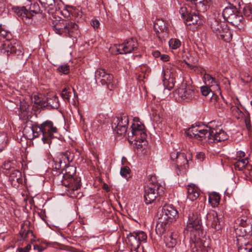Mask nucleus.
Wrapping results in <instances>:
<instances>
[{"label":"nucleus","mask_w":252,"mask_h":252,"mask_svg":"<svg viewBox=\"0 0 252 252\" xmlns=\"http://www.w3.org/2000/svg\"><path fill=\"white\" fill-rule=\"evenodd\" d=\"M199 128L200 126L197 125H192L186 131L185 133L189 137H194L196 139L197 133L199 132Z\"/></svg>","instance_id":"32"},{"label":"nucleus","mask_w":252,"mask_h":252,"mask_svg":"<svg viewBox=\"0 0 252 252\" xmlns=\"http://www.w3.org/2000/svg\"><path fill=\"white\" fill-rule=\"evenodd\" d=\"M195 5L196 8L198 11L200 12H205L207 10V6L205 5L204 1L200 3H196Z\"/></svg>","instance_id":"51"},{"label":"nucleus","mask_w":252,"mask_h":252,"mask_svg":"<svg viewBox=\"0 0 252 252\" xmlns=\"http://www.w3.org/2000/svg\"><path fill=\"white\" fill-rule=\"evenodd\" d=\"M31 245L29 244L24 248H19L17 251L19 252H29L30 250L31 249Z\"/></svg>","instance_id":"57"},{"label":"nucleus","mask_w":252,"mask_h":252,"mask_svg":"<svg viewBox=\"0 0 252 252\" xmlns=\"http://www.w3.org/2000/svg\"><path fill=\"white\" fill-rule=\"evenodd\" d=\"M176 94L182 100L189 101L191 99L194 95V91L189 87L182 85L176 91Z\"/></svg>","instance_id":"19"},{"label":"nucleus","mask_w":252,"mask_h":252,"mask_svg":"<svg viewBox=\"0 0 252 252\" xmlns=\"http://www.w3.org/2000/svg\"><path fill=\"white\" fill-rule=\"evenodd\" d=\"M211 102L213 103L215 105L216 103L219 102V96L214 93L211 95V97L210 98Z\"/></svg>","instance_id":"56"},{"label":"nucleus","mask_w":252,"mask_h":252,"mask_svg":"<svg viewBox=\"0 0 252 252\" xmlns=\"http://www.w3.org/2000/svg\"><path fill=\"white\" fill-rule=\"evenodd\" d=\"M206 225L214 228L216 230L221 229V224L218 217V214L214 211L207 213L206 216Z\"/></svg>","instance_id":"18"},{"label":"nucleus","mask_w":252,"mask_h":252,"mask_svg":"<svg viewBox=\"0 0 252 252\" xmlns=\"http://www.w3.org/2000/svg\"><path fill=\"white\" fill-rule=\"evenodd\" d=\"M105 75V77L101 80L100 83L102 85H105L108 90L112 91L115 87V85L113 83V76L112 74L108 73L107 75Z\"/></svg>","instance_id":"24"},{"label":"nucleus","mask_w":252,"mask_h":252,"mask_svg":"<svg viewBox=\"0 0 252 252\" xmlns=\"http://www.w3.org/2000/svg\"><path fill=\"white\" fill-rule=\"evenodd\" d=\"M40 11L39 4L35 1L31 2L30 5L27 4L26 7L14 8V11L19 19L28 25L32 24L33 14L39 13Z\"/></svg>","instance_id":"3"},{"label":"nucleus","mask_w":252,"mask_h":252,"mask_svg":"<svg viewBox=\"0 0 252 252\" xmlns=\"http://www.w3.org/2000/svg\"><path fill=\"white\" fill-rule=\"evenodd\" d=\"M252 220L250 218L244 216L237 219L236 223H238L239 226L245 227L248 232L252 231Z\"/></svg>","instance_id":"21"},{"label":"nucleus","mask_w":252,"mask_h":252,"mask_svg":"<svg viewBox=\"0 0 252 252\" xmlns=\"http://www.w3.org/2000/svg\"><path fill=\"white\" fill-rule=\"evenodd\" d=\"M191 247L197 251H205L210 246V240L205 237H199L195 235L194 238H191Z\"/></svg>","instance_id":"16"},{"label":"nucleus","mask_w":252,"mask_h":252,"mask_svg":"<svg viewBox=\"0 0 252 252\" xmlns=\"http://www.w3.org/2000/svg\"><path fill=\"white\" fill-rule=\"evenodd\" d=\"M204 79L206 81V83H208L209 85L213 86L216 85L217 89L220 90L219 81L214 77H212L209 74H205L204 75Z\"/></svg>","instance_id":"34"},{"label":"nucleus","mask_w":252,"mask_h":252,"mask_svg":"<svg viewBox=\"0 0 252 252\" xmlns=\"http://www.w3.org/2000/svg\"><path fill=\"white\" fill-rule=\"evenodd\" d=\"M220 200V196L217 192H213L209 195V202L214 207L217 206L219 204Z\"/></svg>","instance_id":"35"},{"label":"nucleus","mask_w":252,"mask_h":252,"mask_svg":"<svg viewBox=\"0 0 252 252\" xmlns=\"http://www.w3.org/2000/svg\"><path fill=\"white\" fill-rule=\"evenodd\" d=\"M201 212H192L189 214L188 226L194 228L195 230H199L202 227Z\"/></svg>","instance_id":"17"},{"label":"nucleus","mask_w":252,"mask_h":252,"mask_svg":"<svg viewBox=\"0 0 252 252\" xmlns=\"http://www.w3.org/2000/svg\"><path fill=\"white\" fill-rule=\"evenodd\" d=\"M53 161L54 164L53 165L52 174L55 176L54 180L60 179L65 167L63 166L61 161H57V159H56Z\"/></svg>","instance_id":"20"},{"label":"nucleus","mask_w":252,"mask_h":252,"mask_svg":"<svg viewBox=\"0 0 252 252\" xmlns=\"http://www.w3.org/2000/svg\"><path fill=\"white\" fill-rule=\"evenodd\" d=\"M91 25L94 29H97L99 27V22L98 20L93 19L91 22Z\"/></svg>","instance_id":"58"},{"label":"nucleus","mask_w":252,"mask_h":252,"mask_svg":"<svg viewBox=\"0 0 252 252\" xmlns=\"http://www.w3.org/2000/svg\"><path fill=\"white\" fill-rule=\"evenodd\" d=\"M178 235L174 233H171L169 235L166 236L164 238L166 246L168 248H174L177 243Z\"/></svg>","instance_id":"25"},{"label":"nucleus","mask_w":252,"mask_h":252,"mask_svg":"<svg viewBox=\"0 0 252 252\" xmlns=\"http://www.w3.org/2000/svg\"><path fill=\"white\" fill-rule=\"evenodd\" d=\"M58 70L64 74H67L69 72V66L67 64L60 65L58 67Z\"/></svg>","instance_id":"50"},{"label":"nucleus","mask_w":252,"mask_h":252,"mask_svg":"<svg viewBox=\"0 0 252 252\" xmlns=\"http://www.w3.org/2000/svg\"><path fill=\"white\" fill-rule=\"evenodd\" d=\"M179 12L181 14L182 17L185 20L187 18L188 14L189 13L186 6L181 7L179 10Z\"/></svg>","instance_id":"52"},{"label":"nucleus","mask_w":252,"mask_h":252,"mask_svg":"<svg viewBox=\"0 0 252 252\" xmlns=\"http://www.w3.org/2000/svg\"><path fill=\"white\" fill-rule=\"evenodd\" d=\"M200 89L202 95L204 96H208L209 94L212 95L213 94L210 88L207 86H202Z\"/></svg>","instance_id":"49"},{"label":"nucleus","mask_w":252,"mask_h":252,"mask_svg":"<svg viewBox=\"0 0 252 252\" xmlns=\"http://www.w3.org/2000/svg\"><path fill=\"white\" fill-rule=\"evenodd\" d=\"M71 90L69 88H64L61 93V96L65 102H69Z\"/></svg>","instance_id":"43"},{"label":"nucleus","mask_w":252,"mask_h":252,"mask_svg":"<svg viewBox=\"0 0 252 252\" xmlns=\"http://www.w3.org/2000/svg\"><path fill=\"white\" fill-rule=\"evenodd\" d=\"M169 46L172 49H177L181 45V42L177 38H171L168 42Z\"/></svg>","instance_id":"45"},{"label":"nucleus","mask_w":252,"mask_h":252,"mask_svg":"<svg viewBox=\"0 0 252 252\" xmlns=\"http://www.w3.org/2000/svg\"><path fill=\"white\" fill-rule=\"evenodd\" d=\"M222 15L224 20L236 27L240 24L244 18L243 15L238 11L236 6L230 3L223 9Z\"/></svg>","instance_id":"6"},{"label":"nucleus","mask_w":252,"mask_h":252,"mask_svg":"<svg viewBox=\"0 0 252 252\" xmlns=\"http://www.w3.org/2000/svg\"><path fill=\"white\" fill-rule=\"evenodd\" d=\"M0 36L6 39L5 42H11L12 40V36L11 33L3 29L0 25Z\"/></svg>","instance_id":"41"},{"label":"nucleus","mask_w":252,"mask_h":252,"mask_svg":"<svg viewBox=\"0 0 252 252\" xmlns=\"http://www.w3.org/2000/svg\"><path fill=\"white\" fill-rule=\"evenodd\" d=\"M1 53L6 54L7 56L10 54H14L20 60L23 59L24 54L23 47L15 40H12L11 42H4L2 45Z\"/></svg>","instance_id":"7"},{"label":"nucleus","mask_w":252,"mask_h":252,"mask_svg":"<svg viewBox=\"0 0 252 252\" xmlns=\"http://www.w3.org/2000/svg\"><path fill=\"white\" fill-rule=\"evenodd\" d=\"M65 12H67L68 15H71L72 18L75 22H79L82 20V12L79 8H72L70 10H65Z\"/></svg>","instance_id":"27"},{"label":"nucleus","mask_w":252,"mask_h":252,"mask_svg":"<svg viewBox=\"0 0 252 252\" xmlns=\"http://www.w3.org/2000/svg\"><path fill=\"white\" fill-rule=\"evenodd\" d=\"M28 108V105L26 104L21 105L20 106V109L21 112H25Z\"/></svg>","instance_id":"63"},{"label":"nucleus","mask_w":252,"mask_h":252,"mask_svg":"<svg viewBox=\"0 0 252 252\" xmlns=\"http://www.w3.org/2000/svg\"><path fill=\"white\" fill-rule=\"evenodd\" d=\"M185 20L189 25H199L201 23L198 14L195 12H189Z\"/></svg>","instance_id":"23"},{"label":"nucleus","mask_w":252,"mask_h":252,"mask_svg":"<svg viewBox=\"0 0 252 252\" xmlns=\"http://www.w3.org/2000/svg\"><path fill=\"white\" fill-rule=\"evenodd\" d=\"M128 123V116L126 114H123L114 119L112 127L117 134L122 135L126 133Z\"/></svg>","instance_id":"11"},{"label":"nucleus","mask_w":252,"mask_h":252,"mask_svg":"<svg viewBox=\"0 0 252 252\" xmlns=\"http://www.w3.org/2000/svg\"><path fill=\"white\" fill-rule=\"evenodd\" d=\"M105 70L102 68H99L95 72V78L96 81L101 82V80L103 79L105 75L107 74Z\"/></svg>","instance_id":"39"},{"label":"nucleus","mask_w":252,"mask_h":252,"mask_svg":"<svg viewBox=\"0 0 252 252\" xmlns=\"http://www.w3.org/2000/svg\"><path fill=\"white\" fill-rule=\"evenodd\" d=\"M7 136L4 133H0V152L2 151L7 145Z\"/></svg>","instance_id":"46"},{"label":"nucleus","mask_w":252,"mask_h":252,"mask_svg":"<svg viewBox=\"0 0 252 252\" xmlns=\"http://www.w3.org/2000/svg\"><path fill=\"white\" fill-rule=\"evenodd\" d=\"M169 59V57L167 55L163 54L160 56V59L164 62L168 61Z\"/></svg>","instance_id":"64"},{"label":"nucleus","mask_w":252,"mask_h":252,"mask_svg":"<svg viewBox=\"0 0 252 252\" xmlns=\"http://www.w3.org/2000/svg\"><path fill=\"white\" fill-rule=\"evenodd\" d=\"M154 29L161 43L168 37V27L163 20L157 19L154 23Z\"/></svg>","instance_id":"15"},{"label":"nucleus","mask_w":252,"mask_h":252,"mask_svg":"<svg viewBox=\"0 0 252 252\" xmlns=\"http://www.w3.org/2000/svg\"><path fill=\"white\" fill-rule=\"evenodd\" d=\"M105 70L102 68H99L95 72V78L96 81L101 82V80L103 79L105 75L107 74Z\"/></svg>","instance_id":"40"},{"label":"nucleus","mask_w":252,"mask_h":252,"mask_svg":"<svg viewBox=\"0 0 252 252\" xmlns=\"http://www.w3.org/2000/svg\"><path fill=\"white\" fill-rule=\"evenodd\" d=\"M243 14L248 20H252V5H245L243 8Z\"/></svg>","instance_id":"37"},{"label":"nucleus","mask_w":252,"mask_h":252,"mask_svg":"<svg viewBox=\"0 0 252 252\" xmlns=\"http://www.w3.org/2000/svg\"><path fill=\"white\" fill-rule=\"evenodd\" d=\"M170 158L175 162L178 170L177 171V174H184L189 167V161L186 155L184 153L174 151L171 153Z\"/></svg>","instance_id":"9"},{"label":"nucleus","mask_w":252,"mask_h":252,"mask_svg":"<svg viewBox=\"0 0 252 252\" xmlns=\"http://www.w3.org/2000/svg\"><path fill=\"white\" fill-rule=\"evenodd\" d=\"M138 47L137 40L134 38H130L122 44L116 46V49L119 54H126L132 52Z\"/></svg>","instance_id":"14"},{"label":"nucleus","mask_w":252,"mask_h":252,"mask_svg":"<svg viewBox=\"0 0 252 252\" xmlns=\"http://www.w3.org/2000/svg\"><path fill=\"white\" fill-rule=\"evenodd\" d=\"M210 27L212 31L217 35H220L221 39L225 41H227L231 36V31L224 22L212 19L210 21Z\"/></svg>","instance_id":"5"},{"label":"nucleus","mask_w":252,"mask_h":252,"mask_svg":"<svg viewBox=\"0 0 252 252\" xmlns=\"http://www.w3.org/2000/svg\"><path fill=\"white\" fill-rule=\"evenodd\" d=\"M231 110L234 114H238L239 117H242L245 114V113L242 112L240 109L236 106H232L231 108Z\"/></svg>","instance_id":"54"},{"label":"nucleus","mask_w":252,"mask_h":252,"mask_svg":"<svg viewBox=\"0 0 252 252\" xmlns=\"http://www.w3.org/2000/svg\"><path fill=\"white\" fill-rule=\"evenodd\" d=\"M68 154L70 155V153L68 152L61 153L56 158V159H57V161H61L62 164L63 165V167H66L67 164L69 163V162L71 160V159H70Z\"/></svg>","instance_id":"30"},{"label":"nucleus","mask_w":252,"mask_h":252,"mask_svg":"<svg viewBox=\"0 0 252 252\" xmlns=\"http://www.w3.org/2000/svg\"><path fill=\"white\" fill-rule=\"evenodd\" d=\"M56 33L64 34L68 37H74L78 33V26L75 22L62 20L57 22L53 26Z\"/></svg>","instance_id":"4"},{"label":"nucleus","mask_w":252,"mask_h":252,"mask_svg":"<svg viewBox=\"0 0 252 252\" xmlns=\"http://www.w3.org/2000/svg\"><path fill=\"white\" fill-rule=\"evenodd\" d=\"M197 188L194 185L189 186L188 188V198L191 201L196 200L199 197Z\"/></svg>","instance_id":"28"},{"label":"nucleus","mask_w":252,"mask_h":252,"mask_svg":"<svg viewBox=\"0 0 252 252\" xmlns=\"http://www.w3.org/2000/svg\"><path fill=\"white\" fill-rule=\"evenodd\" d=\"M130 170L128 166H124L121 167V170H120V174L121 175L126 178L128 179L130 177Z\"/></svg>","instance_id":"48"},{"label":"nucleus","mask_w":252,"mask_h":252,"mask_svg":"<svg viewBox=\"0 0 252 252\" xmlns=\"http://www.w3.org/2000/svg\"><path fill=\"white\" fill-rule=\"evenodd\" d=\"M21 173L18 170L13 169L9 174V180L12 183H19L21 179Z\"/></svg>","instance_id":"33"},{"label":"nucleus","mask_w":252,"mask_h":252,"mask_svg":"<svg viewBox=\"0 0 252 252\" xmlns=\"http://www.w3.org/2000/svg\"><path fill=\"white\" fill-rule=\"evenodd\" d=\"M33 248L35 250H37L38 252H42L44 250V248L43 247L38 245H34Z\"/></svg>","instance_id":"61"},{"label":"nucleus","mask_w":252,"mask_h":252,"mask_svg":"<svg viewBox=\"0 0 252 252\" xmlns=\"http://www.w3.org/2000/svg\"><path fill=\"white\" fill-rule=\"evenodd\" d=\"M127 238L128 239V243L131 246L132 249L134 251H137L141 244L137 238V235L135 234V231L130 232L128 234Z\"/></svg>","instance_id":"22"},{"label":"nucleus","mask_w":252,"mask_h":252,"mask_svg":"<svg viewBox=\"0 0 252 252\" xmlns=\"http://www.w3.org/2000/svg\"><path fill=\"white\" fill-rule=\"evenodd\" d=\"M55 0H46V1L41 5L42 7H47L50 5H55Z\"/></svg>","instance_id":"59"},{"label":"nucleus","mask_w":252,"mask_h":252,"mask_svg":"<svg viewBox=\"0 0 252 252\" xmlns=\"http://www.w3.org/2000/svg\"><path fill=\"white\" fill-rule=\"evenodd\" d=\"M242 117L244 120L247 129L249 131H251L252 130V126L250 114L248 112H245L244 115Z\"/></svg>","instance_id":"42"},{"label":"nucleus","mask_w":252,"mask_h":252,"mask_svg":"<svg viewBox=\"0 0 252 252\" xmlns=\"http://www.w3.org/2000/svg\"><path fill=\"white\" fill-rule=\"evenodd\" d=\"M248 161L246 158L240 159H239L236 162L234 163V166L236 170L239 171L243 170V169L247 165Z\"/></svg>","instance_id":"38"},{"label":"nucleus","mask_w":252,"mask_h":252,"mask_svg":"<svg viewBox=\"0 0 252 252\" xmlns=\"http://www.w3.org/2000/svg\"><path fill=\"white\" fill-rule=\"evenodd\" d=\"M204 154L202 153V152H200V153H197L196 155V157L197 159H200V160H202L204 157Z\"/></svg>","instance_id":"62"},{"label":"nucleus","mask_w":252,"mask_h":252,"mask_svg":"<svg viewBox=\"0 0 252 252\" xmlns=\"http://www.w3.org/2000/svg\"><path fill=\"white\" fill-rule=\"evenodd\" d=\"M207 128L208 129H202L200 126L196 139L199 138L208 143L218 142L228 139L226 133L216 124L215 121L208 123Z\"/></svg>","instance_id":"1"},{"label":"nucleus","mask_w":252,"mask_h":252,"mask_svg":"<svg viewBox=\"0 0 252 252\" xmlns=\"http://www.w3.org/2000/svg\"><path fill=\"white\" fill-rule=\"evenodd\" d=\"M131 134L133 140L137 142H144L147 138L145 126L141 122H137L131 126Z\"/></svg>","instance_id":"13"},{"label":"nucleus","mask_w":252,"mask_h":252,"mask_svg":"<svg viewBox=\"0 0 252 252\" xmlns=\"http://www.w3.org/2000/svg\"><path fill=\"white\" fill-rule=\"evenodd\" d=\"M29 235H31L32 236H33V232L32 230H27V231L26 232V233H24V234H23V236H22L21 237L23 240H26V238L28 237Z\"/></svg>","instance_id":"60"},{"label":"nucleus","mask_w":252,"mask_h":252,"mask_svg":"<svg viewBox=\"0 0 252 252\" xmlns=\"http://www.w3.org/2000/svg\"><path fill=\"white\" fill-rule=\"evenodd\" d=\"M238 252H252V244L248 242L238 247Z\"/></svg>","instance_id":"44"},{"label":"nucleus","mask_w":252,"mask_h":252,"mask_svg":"<svg viewBox=\"0 0 252 252\" xmlns=\"http://www.w3.org/2000/svg\"><path fill=\"white\" fill-rule=\"evenodd\" d=\"M47 106L51 109H58L60 106L58 97L54 95L47 98Z\"/></svg>","instance_id":"29"},{"label":"nucleus","mask_w":252,"mask_h":252,"mask_svg":"<svg viewBox=\"0 0 252 252\" xmlns=\"http://www.w3.org/2000/svg\"><path fill=\"white\" fill-rule=\"evenodd\" d=\"M43 7L44 8L45 11H47L49 14H53L56 11L55 4Z\"/></svg>","instance_id":"55"},{"label":"nucleus","mask_w":252,"mask_h":252,"mask_svg":"<svg viewBox=\"0 0 252 252\" xmlns=\"http://www.w3.org/2000/svg\"><path fill=\"white\" fill-rule=\"evenodd\" d=\"M167 223V222L164 220H161V219L158 218V220L156 226V233L158 235H163L166 231L165 225Z\"/></svg>","instance_id":"31"},{"label":"nucleus","mask_w":252,"mask_h":252,"mask_svg":"<svg viewBox=\"0 0 252 252\" xmlns=\"http://www.w3.org/2000/svg\"><path fill=\"white\" fill-rule=\"evenodd\" d=\"M160 186L157 182L150 181L147 187L145 189L144 199L146 204L152 203L155 201L158 194V189Z\"/></svg>","instance_id":"12"},{"label":"nucleus","mask_w":252,"mask_h":252,"mask_svg":"<svg viewBox=\"0 0 252 252\" xmlns=\"http://www.w3.org/2000/svg\"><path fill=\"white\" fill-rule=\"evenodd\" d=\"M14 162L15 161L13 160H8L5 161L3 163L2 167L5 170H10L12 167H13Z\"/></svg>","instance_id":"53"},{"label":"nucleus","mask_w":252,"mask_h":252,"mask_svg":"<svg viewBox=\"0 0 252 252\" xmlns=\"http://www.w3.org/2000/svg\"><path fill=\"white\" fill-rule=\"evenodd\" d=\"M38 128L42 133V140L43 143L50 145L51 139L55 137L54 134L57 132L56 127L54 126L52 121L47 120L40 124Z\"/></svg>","instance_id":"8"},{"label":"nucleus","mask_w":252,"mask_h":252,"mask_svg":"<svg viewBox=\"0 0 252 252\" xmlns=\"http://www.w3.org/2000/svg\"><path fill=\"white\" fill-rule=\"evenodd\" d=\"M65 172L63 173L61 177V183L68 189L67 194L71 197H77L78 190L81 187V180L79 177L73 176L76 172V168L72 166H66Z\"/></svg>","instance_id":"2"},{"label":"nucleus","mask_w":252,"mask_h":252,"mask_svg":"<svg viewBox=\"0 0 252 252\" xmlns=\"http://www.w3.org/2000/svg\"><path fill=\"white\" fill-rule=\"evenodd\" d=\"M33 126H26L23 129V133L25 136L28 139L35 138V135L33 134Z\"/></svg>","instance_id":"36"},{"label":"nucleus","mask_w":252,"mask_h":252,"mask_svg":"<svg viewBox=\"0 0 252 252\" xmlns=\"http://www.w3.org/2000/svg\"><path fill=\"white\" fill-rule=\"evenodd\" d=\"M159 219L166 222L170 223L175 221L178 218V213L173 205L166 204L161 209Z\"/></svg>","instance_id":"10"},{"label":"nucleus","mask_w":252,"mask_h":252,"mask_svg":"<svg viewBox=\"0 0 252 252\" xmlns=\"http://www.w3.org/2000/svg\"><path fill=\"white\" fill-rule=\"evenodd\" d=\"M235 233L237 237L243 238L246 237V239H250L252 236V232H248L246 228L240 226H238L236 228H234Z\"/></svg>","instance_id":"26"},{"label":"nucleus","mask_w":252,"mask_h":252,"mask_svg":"<svg viewBox=\"0 0 252 252\" xmlns=\"http://www.w3.org/2000/svg\"><path fill=\"white\" fill-rule=\"evenodd\" d=\"M135 234L137 235V238L140 244L142 242H146L147 236L145 232L143 231H135Z\"/></svg>","instance_id":"47"}]
</instances>
